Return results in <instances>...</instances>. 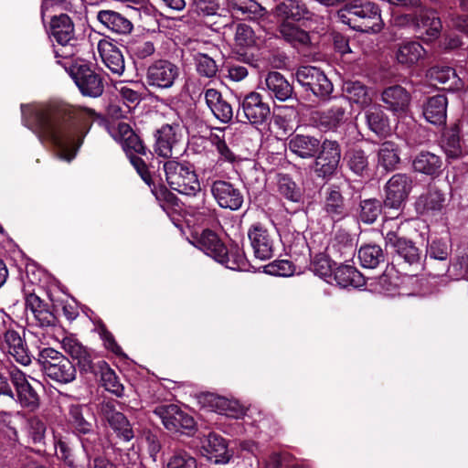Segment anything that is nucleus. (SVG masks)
Masks as SVG:
<instances>
[{"label":"nucleus","mask_w":468,"mask_h":468,"mask_svg":"<svg viewBox=\"0 0 468 468\" xmlns=\"http://www.w3.org/2000/svg\"><path fill=\"white\" fill-rule=\"evenodd\" d=\"M37 362L43 373L50 379L60 384H68L76 378L75 366L63 354L51 347L38 352Z\"/></svg>","instance_id":"0eeeda50"},{"label":"nucleus","mask_w":468,"mask_h":468,"mask_svg":"<svg viewBox=\"0 0 468 468\" xmlns=\"http://www.w3.org/2000/svg\"><path fill=\"white\" fill-rule=\"evenodd\" d=\"M446 197L435 187L420 195L416 201V210L420 215H434L445 207Z\"/></svg>","instance_id":"c756f323"},{"label":"nucleus","mask_w":468,"mask_h":468,"mask_svg":"<svg viewBox=\"0 0 468 468\" xmlns=\"http://www.w3.org/2000/svg\"><path fill=\"white\" fill-rule=\"evenodd\" d=\"M444 149L446 154L451 158H457L462 154L458 130L446 138L444 142Z\"/></svg>","instance_id":"338daca9"},{"label":"nucleus","mask_w":468,"mask_h":468,"mask_svg":"<svg viewBox=\"0 0 468 468\" xmlns=\"http://www.w3.org/2000/svg\"><path fill=\"white\" fill-rule=\"evenodd\" d=\"M265 85L270 96L281 101H285L292 94V87L278 71H271L267 74Z\"/></svg>","instance_id":"f704fd0d"},{"label":"nucleus","mask_w":468,"mask_h":468,"mask_svg":"<svg viewBox=\"0 0 468 468\" xmlns=\"http://www.w3.org/2000/svg\"><path fill=\"white\" fill-rule=\"evenodd\" d=\"M426 50L420 42L404 40L397 45L395 58L404 67H412L424 58Z\"/></svg>","instance_id":"cd10ccee"},{"label":"nucleus","mask_w":468,"mask_h":468,"mask_svg":"<svg viewBox=\"0 0 468 468\" xmlns=\"http://www.w3.org/2000/svg\"><path fill=\"white\" fill-rule=\"evenodd\" d=\"M154 414L158 417L170 431H191L195 428L194 419L174 404L157 406Z\"/></svg>","instance_id":"dca6fc26"},{"label":"nucleus","mask_w":468,"mask_h":468,"mask_svg":"<svg viewBox=\"0 0 468 468\" xmlns=\"http://www.w3.org/2000/svg\"><path fill=\"white\" fill-rule=\"evenodd\" d=\"M295 77L301 86L306 90H311L318 98L326 99L333 91L332 82L316 67L302 66L296 70Z\"/></svg>","instance_id":"9b49d317"},{"label":"nucleus","mask_w":468,"mask_h":468,"mask_svg":"<svg viewBox=\"0 0 468 468\" xmlns=\"http://www.w3.org/2000/svg\"><path fill=\"white\" fill-rule=\"evenodd\" d=\"M24 124L40 141L49 142L60 160L70 162L80 147L92 122L100 115L92 109L60 105L50 109L40 104L21 106Z\"/></svg>","instance_id":"f257e3e1"},{"label":"nucleus","mask_w":468,"mask_h":468,"mask_svg":"<svg viewBox=\"0 0 468 468\" xmlns=\"http://www.w3.org/2000/svg\"><path fill=\"white\" fill-rule=\"evenodd\" d=\"M398 24L413 26L425 41H431L439 37L441 23L436 13L431 10L421 11L418 17L410 15L398 17Z\"/></svg>","instance_id":"f3484780"},{"label":"nucleus","mask_w":468,"mask_h":468,"mask_svg":"<svg viewBox=\"0 0 468 468\" xmlns=\"http://www.w3.org/2000/svg\"><path fill=\"white\" fill-rule=\"evenodd\" d=\"M368 128L376 134L384 135L389 132V122L380 106H372L366 112Z\"/></svg>","instance_id":"c03bdc74"},{"label":"nucleus","mask_w":468,"mask_h":468,"mask_svg":"<svg viewBox=\"0 0 468 468\" xmlns=\"http://www.w3.org/2000/svg\"><path fill=\"white\" fill-rule=\"evenodd\" d=\"M412 166L418 173L435 176L441 172L442 160L433 153L420 152L413 159Z\"/></svg>","instance_id":"4c0bfd02"},{"label":"nucleus","mask_w":468,"mask_h":468,"mask_svg":"<svg viewBox=\"0 0 468 468\" xmlns=\"http://www.w3.org/2000/svg\"><path fill=\"white\" fill-rule=\"evenodd\" d=\"M206 104L213 115L222 123L229 122L233 118V109L216 89H207L204 92Z\"/></svg>","instance_id":"a878e982"},{"label":"nucleus","mask_w":468,"mask_h":468,"mask_svg":"<svg viewBox=\"0 0 468 468\" xmlns=\"http://www.w3.org/2000/svg\"><path fill=\"white\" fill-rule=\"evenodd\" d=\"M349 168L356 174L361 175L368 166L367 156L361 149H352L346 154Z\"/></svg>","instance_id":"864d4df0"},{"label":"nucleus","mask_w":468,"mask_h":468,"mask_svg":"<svg viewBox=\"0 0 468 468\" xmlns=\"http://www.w3.org/2000/svg\"><path fill=\"white\" fill-rule=\"evenodd\" d=\"M16 394L17 400L22 407L34 410L38 406V395L30 384L24 386V388L22 387V388L16 391Z\"/></svg>","instance_id":"052dcab7"},{"label":"nucleus","mask_w":468,"mask_h":468,"mask_svg":"<svg viewBox=\"0 0 468 468\" xmlns=\"http://www.w3.org/2000/svg\"><path fill=\"white\" fill-rule=\"evenodd\" d=\"M229 6L243 14L252 15L254 18L262 17L266 9L254 0H227Z\"/></svg>","instance_id":"8fccbe9b"},{"label":"nucleus","mask_w":468,"mask_h":468,"mask_svg":"<svg viewBox=\"0 0 468 468\" xmlns=\"http://www.w3.org/2000/svg\"><path fill=\"white\" fill-rule=\"evenodd\" d=\"M346 288L349 286L358 288L366 283L363 275L353 266L342 265L334 270L332 283Z\"/></svg>","instance_id":"e433bc0d"},{"label":"nucleus","mask_w":468,"mask_h":468,"mask_svg":"<svg viewBox=\"0 0 468 468\" xmlns=\"http://www.w3.org/2000/svg\"><path fill=\"white\" fill-rule=\"evenodd\" d=\"M292 263L286 260L275 261L266 266V272L274 276L287 277L293 274Z\"/></svg>","instance_id":"e2e57ef3"},{"label":"nucleus","mask_w":468,"mask_h":468,"mask_svg":"<svg viewBox=\"0 0 468 468\" xmlns=\"http://www.w3.org/2000/svg\"><path fill=\"white\" fill-rule=\"evenodd\" d=\"M326 252L335 259H348L355 253V244L351 236L345 230H337L330 239Z\"/></svg>","instance_id":"c85d7f7f"},{"label":"nucleus","mask_w":468,"mask_h":468,"mask_svg":"<svg viewBox=\"0 0 468 468\" xmlns=\"http://www.w3.org/2000/svg\"><path fill=\"white\" fill-rule=\"evenodd\" d=\"M108 131L111 136L119 144L124 142L134 133L131 126L125 122H118L116 125L110 126Z\"/></svg>","instance_id":"69168bd1"},{"label":"nucleus","mask_w":468,"mask_h":468,"mask_svg":"<svg viewBox=\"0 0 468 468\" xmlns=\"http://www.w3.org/2000/svg\"><path fill=\"white\" fill-rule=\"evenodd\" d=\"M314 172L318 177L330 178L336 171L341 160V148L334 140H324L314 156Z\"/></svg>","instance_id":"4468645a"},{"label":"nucleus","mask_w":468,"mask_h":468,"mask_svg":"<svg viewBox=\"0 0 468 468\" xmlns=\"http://www.w3.org/2000/svg\"><path fill=\"white\" fill-rule=\"evenodd\" d=\"M358 259L362 267L374 269L384 261V253L378 245H365L358 250Z\"/></svg>","instance_id":"de8ad7c7"},{"label":"nucleus","mask_w":468,"mask_h":468,"mask_svg":"<svg viewBox=\"0 0 468 468\" xmlns=\"http://www.w3.org/2000/svg\"><path fill=\"white\" fill-rule=\"evenodd\" d=\"M344 90L349 103L353 101L361 107H367L369 106L372 101V96L367 87L359 81L346 82Z\"/></svg>","instance_id":"37998d69"},{"label":"nucleus","mask_w":468,"mask_h":468,"mask_svg":"<svg viewBox=\"0 0 468 468\" xmlns=\"http://www.w3.org/2000/svg\"><path fill=\"white\" fill-rule=\"evenodd\" d=\"M166 468H197L196 459L186 451H176L167 462Z\"/></svg>","instance_id":"4d7b16f0"},{"label":"nucleus","mask_w":468,"mask_h":468,"mask_svg":"<svg viewBox=\"0 0 468 468\" xmlns=\"http://www.w3.org/2000/svg\"><path fill=\"white\" fill-rule=\"evenodd\" d=\"M101 412L112 429L121 439L129 441L133 438L134 434L129 420L122 412L116 411L112 403L102 404Z\"/></svg>","instance_id":"393cba45"},{"label":"nucleus","mask_w":468,"mask_h":468,"mask_svg":"<svg viewBox=\"0 0 468 468\" xmlns=\"http://www.w3.org/2000/svg\"><path fill=\"white\" fill-rule=\"evenodd\" d=\"M28 320L37 326L45 327L52 325L56 318L53 314L44 306L39 310H35V314H33Z\"/></svg>","instance_id":"0e129e2a"},{"label":"nucleus","mask_w":468,"mask_h":468,"mask_svg":"<svg viewBox=\"0 0 468 468\" xmlns=\"http://www.w3.org/2000/svg\"><path fill=\"white\" fill-rule=\"evenodd\" d=\"M62 348L79 364L86 366L91 363L89 350L76 338L75 335H66L61 341Z\"/></svg>","instance_id":"79ce46f5"},{"label":"nucleus","mask_w":468,"mask_h":468,"mask_svg":"<svg viewBox=\"0 0 468 468\" xmlns=\"http://www.w3.org/2000/svg\"><path fill=\"white\" fill-rule=\"evenodd\" d=\"M279 33L284 40L293 47H307L311 43L309 34L289 20H284L280 25Z\"/></svg>","instance_id":"ea45409f"},{"label":"nucleus","mask_w":468,"mask_h":468,"mask_svg":"<svg viewBox=\"0 0 468 468\" xmlns=\"http://www.w3.org/2000/svg\"><path fill=\"white\" fill-rule=\"evenodd\" d=\"M99 51L104 65L115 75L121 76L124 71V58L121 50L110 42L99 43Z\"/></svg>","instance_id":"473e14b6"},{"label":"nucleus","mask_w":468,"mask_h":468,"mask_svg":"<svg viewBox=\"0 0 468 468\" xmlns=\"http://www.w3.org/2000/svg\"><path fill=\"white\" fill-rule=\"evenodd\" d=\"M5 349L18 363L27 366L31 362L27 346L20 335L14 330H8L5 334Z\"/></svg>","instance_id":"c9c22d12"},{"label":"nucleus","mask_w":468,"mask_h":468,"mask_svg":"<svg viewBox=\"0 0 468 468\" xmlns=\"http://www.w3.org/2000/svg\"><path fill=\"white\" fill-rule=\"evenodd\" d=\"M196 69L197 73L205 78L212 79L218 72L216 61L204 53H197L195 56Z\"/></svg>","instance_id":"603ef678"},{"label":"nucleus","mask_w":468,"mask_h":468,"mask_svg":"<svg viewBox=\"0 0 468 468\" xmlns=\"http://www.w3.org/2000/svg\"><path fill=\"white\" fill-rule=\"evenodd\" d=\"M179 75L180 69L176 64L168 59L160 58L148 66L145 80L152 88L166 90L175 85Z\"/></svg>","instance_id":"9d476101"},{"label":"nucleus","mask_w":468,"mask_h":468,"mask_svg":"<svg viewBox=\"0 0 468 468\" xmlns=\"http://www.w3.org/2000/svg\"><path fill=\"white\" fill-rule=\"evenodd\" d=\"M351 117L350 103L346 99L334 103L330 108L318 112L317 125L324 132L336 131L349 122Z\"/></svg>","instance_id":"a211bd4d"},{"label":"nucleus","mask_w":468,"mask_h":468,"mask_svg":"<svg viewBox=\"0 0 468 468\" xmlns=\"http://www.w3.org/2000/svg\"><path fill=\"white\" fill-rule=\"evenodd\" d=\"M241 114L245 120H240V122L261 125L269 119L271 109L260 93L251 91L239 100L237 116L240 117Z\"/></svg>","instance_id":"f8f14e48"},{"label":"nucleus","mask_w":468,"mask_h":468,"mask_svg":"<svg viewBox=\"0 0 468 468\" xmlns=\"http://www.w3.org/2000/svg\"><path fill=\"white\" fill-rule=\"evenodd\" d=\"M378 166L389 172L397 168L400 162V150L392 141H385L378 145L377 151Z\"/></svg>","instance_id":"72a5a7b5"},{"label":"nucleus","mask_w":468,"mask_h":468,"mask_svg":"<svg viewBox=\"0 0 468 468\" xmlns=\"http://www.w3.org/2000/svg\"><path fill=\"white\" fill-rule=\"evenodd\" d=\"M165 179L169 186L186 196H196L200 192V183L192 165L176 159L163 165Z\"/></svg>","instance_id":"423d86ee"},{"label":"nucleus","mask_w":468,"mask_h":468,"mask_svg":"<svg viewBox=\"0 0 468 468\" xmlns=\"http://www.w3.org/2000/svg\"><path fill=\"white\" fill-rule=\"evenodd\" d=\"M50 30L57 41V45H54L55 57L63 59L74 57L78 49L75 47V30L70 17L65 14L54 16L51 19Z\"/></svg>","instance_id":"6e6552de"},{"label":"nucleus","mask_w":468,"mask_h":468,"mask_svg":"<svg viewBox=\"0 0 468 468\" xmlns=\"http://www.w3.org/2000/svg\"><path fill=\"white\" fill-rule=\"evenodd\" d=\"M277 187L279 195L283 198L293 203L301 202L302 189L288 175H279Z\"/></svg>","instance_id":"49530a36"},{"label":"nucleus","mask_w":468,"mask_h":468,"mask_svg":"<svg viewBox=\"0 0 468 468\" xmlns=\"http://www.w3.org/2000/svg\"><path fill=\"white\" fill-rule=\"evenodd\" d=\"M191 243L229 270L241 271L245 266L243 257L241 255H229L227 247L218 235L210 229H204L199 235L194 236Z\"/></svg>","instance_id":"20e7f679"},{"label":"nucleus","mask_w":468,"mask_h":468,"mask_svg":"<svg viewBox=\"0 0 468 468\" xmlns=\"http://www.w3.org/2000/svg\"><path fill=\"white\" fill-rule=\"evenodd\" d=\"M398 216L386 219L382 226V234L387 248L394 251L404 262L410 266H421V251L415 244L398 233L402 221H397Z\"/></svg>","instance_id":"39448f33"},{"label":"nucleus","mask_w":468,"mask_h":468,"mask_svg":"<svg viewBox=\"0 0 468 468\" xmlns=\"http://www.w3.org/2000/svg\"><path fill=\"white\" fill-rule=\"evenodd\" d=\"M323 212L335 222H338L348 216V206L338 186H331L326 189Z\"/></svg>","instance_id":"4be33fe9"},{"label":"nucleus","mask_w":468,"mask_h":468,"mask_svg":"<svg viewBox=\"0 0 468 468\" xmlns=\"http://www.w3.org/2000/svg\"><path fill=\"white\" fill-rule=\"evenodd\" d=\"M121 145L128 157L134 155V154L142 155H146L147 154L146 147L135 133H133V135L122 142Z\"/></svg>","instance_id":"680f3d73"},{"label":"nucleus","mask_w":468,"mask_h":468,"mask_svg":"<svg viewBox=\"0 0 468 468\" xmlns=\"http://www.w3.org/2000/svg\"><path fill=\"white\" fill-rule=\"evenodd\" d=\"M210 191L218 205L222 208L234 211L242 207L244 198L241 191L228 181H214Z\"/></svg>","instance_id":"6ab92c4d"},{"label":"nucleus","mask_w":468,"mask_h":468,"mask_svg":"<svg viewBox=\"0 0 468 468\" xmlns=\"http://www.w3.org/2000/svg\"><path fill=\"white\" fill-rule=\"evenodd\" d=\"M101 381L107 391L118 397L122 395L123 386L120 383L115 372L112 368L106 367L101 369Z\"/></svg>","instance_id":"6e6d98bb"},{"label":"nucleus","mask_w":468,"mask_h":468,"mask_svg":"<svg viewBox=\"0 0 468 468\" xmlns=\"http://www.w3.org/2000/svg\"><path fill=\"white\" fill-rule=\"evenodd\" d=\"M205 401L208 404V407L211 410L218 412L219 414H224L228 416H232L230 411V401L226 398L208 393L204 397Z\"/></svg>","instance_id":"bf43d9fd"},{"label":"nucleus","mask_w":468,"mask_h":468,"mask_svg":"<svg viewBox=\"0 0 468 468\" xmlns=\"http://www.w3.org/2000/svg\"><path fill=\"white\" fill-rule=\"evenodd\" d=\"M180 140V126L178 124H165L157 131L154 152L159 156L169 158L174 154Z\"/></svg>","instance_id":"aec40b11"},{"label":"nucleus","mask_w":468,"mask_h":468,"mask_svg":"<svg viewBox=\"0 0 468 468\" xmlns=\"http://www.w3.org/2000/svg\"><path fill=\"white\" fill-rule=\"evenodd\" d=\"M428 77L431 80L441 84L448 83L452 90L462 89L464 85L462 79L456 74L455 69L448 66L432 67L428 71Z\"/></svg>","instance_id":"58836bf2"},{"label":"nucleus","mask_w":468,"mask_h":468,"mask_svg":"<svg viewBox=\"0 0 468 468\" xmlns=\"http://www.w3.org/2000/svg\"><path fill=\"white\" fill-rule=\"evenodd\" d=\"M398 280L399 277L392 267L388 268L379 277L367 279L365 285L376 293L393 297L403 294L399 288Z\"/></svg>","instance_id":"b1692460"},{"label":"nucleus","mask_w":468,"mask_h":468,"mask_svg":"<svg viewBox=\"0 0 468 468\" xmlns=\"http://www.w3.org/2000/svg\"><path fill=\"white\" fill-rule=\"evenodd\" d=\"M225 130L226 128H213L208 136V141L211 145L215 147L218 155V161L234 163L237 159V156L226 143Z\"/></svg>","instance_id":"a19ab883"},{"label":"nucleus","mask_w":468,"mask_h":468,"mask_svg":"<svg viewBox=\"0 0 468 468\" xmlns=\"http://www.w3.org/2000/svg\"><path fill=\"white\" fill-rule=\"evenodd\" d=\"M97 19L105 28L120 35L131 33L133 27L128 18L113 10L99 11Z\"/></svg>","instance_id":"7c9ffc66"},{"label":"nucleus","mask_w":468,"mask_h":468,"mask_svg":"<svg viewBox=\"0 0 468 468\" xmlns=\"http://www.w3.org/2000/svg\"><path fill=\"white\" fill-rule=\"evenodd\" d=\"M55 449L57 456L63 460L65 463L71 468H79L74 464L71 451L68 445V443L61 439H58L55 441Z\"/></svg>","instance_id":"774afa93"},{"label":"nucleus","mask_w":468,"mask_h":468,"mask_svg":"<svg viewBox=\"0 0 468 468\" xmlns=\"http://www.w3.org/2000/svg\"><path fill=\"white\" fill-rule=\"evenodd\" d=\"M339 20L361 32H379L383 27L380 9L369 0H354L337 12Z\"/></svg>","instance_id":"f03ea898"},{"label":"nucleus","mask_w":468,"mask_h":468,"mask_svg":"<svg viewBox=\"0 0 468 468\" xmlns=\"http://www.w3.org/2000/svg\"><path fill=\"white\" fill-rule=\"evenodd\" d=\"M70 76L83 96L98 98L104 90L101 76L85 63L75 65Z\"/></svg>","instance_id":"ddd939ff"},{"label":"nucleus","mask_w":468,"mask_h":468,"mask_svg":"<svg viewBox=\"0 0 468 468\" xmlns=\"http://www.w3.org/2000/svg\"><path fill=\"white\" fill-rule=\"evenodd\" d=\"M381 100L387 109L396 114H404L410 103V94L400 85L386 88L381 93Z\"/></svg>","instance_id":"5701e85b"},{"label":"nucleus","mask_w":468,"mask_h":468,"mask_svg":"<svg viewBox=\"0 0 468 468\" xmlns=\"http://www.w3.org/2000/svg\"><path fill=\"white\" fill-rule=\"evenodd\" d=\"M448 101L444 95H436L428 99L423 108L427 122L434 125H443L447 118Z\"/></svg>","instance_id":"2f4dec72"},{"label":"nucleus","mask_w":468,"mask_h":468,"mask_svg":"<svg viewBox=\"0 0 468 468\" xmlns=\"http://www.w3.org/2000/svg\"><path fill=\"white\" fill-rule=\"evenodd\" d=\"M312 271L315 275L324 279L326 282L332 283L334 270L332 266V261L330 260V256H328V254L317 255L312 263Z\"/></svg>","instance_id":"3c124183"},{"label":"nucleus","mask_w":468,"mask_h":468,"mask_svg":"<svg viewBox=\"0 0 468 468\" xmlns=\"http://www.w3.org/2000/svg\"><path fill=\"white\" fill-rule=\"evenodd\" d=\"M380 214V205L377 199H366L360 203L359 218L366 224H372Z\"/></svg>","instance_id":"5fc2aeb1"},{"label":"nucleus","mask_w":468,"mask_h":468,"mask_svg":"<svg viewBox=\"0 0 468 468\" xmlns=\"http://www.w3.org/2000/svg\"><path fill=\"white\" fill-rule=\"evenodd\" d=\"M132 55L139 59H144L152 56L155 51L154 44L146 39H140L129 44Z\"/></svg>","instance_id":"13d9d810"},{"label":"nucleus","mask_w":468,"mask_h":468,"mask_svg":"<svg viewBox=\"0 0 468 468\" xmlns=\"http://www.w3.org/2000/svg\"><path fill=\"white\" fill-rule=\"evenodd\" d=\"M257 36L252 27L247 24H239L235 29L234 41L240 48H250L257 44Z\"/></svg>","instance_id":"09e8293b"},{"label":"nucleus","mask_w":468,"mask_h":468,"mask_svg":"<svg viewBox=\"0 0 468 468\" xmlns=\"http://www.w3.org/2000/svg\"><path fill=\"white\" fill-rule=\"evenodd\" d=\"M321 142L314 136L295 134L289 138L288 148L303 159L314 157L321 148Z\"/></svg>","instance_id":"bb28decb"},{"label":"nucleus","mask_w":468,"mask_h":468,"mask_svg":"<svg viewBox=\"0 0 468 468\" xmlns=\"http://www.w3.org/2000/svg\"><path fill=\"white\" fill-rule=\"evenodd\" d=\"M201 453L215 463H228L231 458L226 440L220 435L211 432L201 441Z\"/></svg>","instance_id":"412c9836"},{"label":"nucleus","mask_w":468,"mask_h":468,"mask_svg":"<svg viewBox=\"0 0 468 468\" xmlns=\"http://www.w3.org/2000/svg\"><path fill=\"white\" fill-rule=\"evenodd\" d=\"M413 188V181L403 173L393 175L384 186V208L401 211Z\"/></svg>","instance_id":"1a4fd4ad"},{"label":"nucleus","mask_w":468,"mask_h":468,"mask_svg":"<svg viewBox=\"0 0 468 468\" xmlns=\"http://www.w3.org/2000/svg\"><path fill=\"white\" fill-rule=\"evenodd\" d=\"M67 422L69 428L79 438L82 450L89 459L103 452L102 438L94 431L92 422L86 419L83 406L71 405L69 409Z\"/></svg>","instance_id":"7ed1b4c3"},{"label":"nucleus","mask_w":468,"mask_h":468,"mask_svg":"<svg viewBox=\"0 0 468 468\" xmlns=\"http://www.w3.org/2000/svg\"><path fill=\"white\" fill-rule=\"evenodd\" d=\"M248 237L256 258L267 261L274 256L275 236L262 223L252 224L248 229Z\"/></svg>","instance_id":"2eb2a0df"},{"label":"nucleus","mask_w":468,"mask_h":468,"mask_svg":"<svg viewBox=\"0 0 468 468\" xmlns=\"http://www.w3.org/2000/svg\"><path fill=\"white\" fill-rule=\"evenodd\" d=\"M280 15L296 21L310 18V12L301 0H282L277 6Z\"/></svg>","instance_id":"a18cd8bd"}]
</instances>
